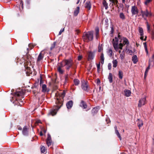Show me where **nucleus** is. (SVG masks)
Returning <instances> with one entry per match:
<instances>
[{"label":"nucleus","mask_w":154,"mask_h":154,"mask_svg":"<svg viewBox=\"0 0 154 154\" xmlns=\"http://www.w3.org/2000/svg\"><path fill=\"white\" fill-rule=\"evenodd\" d=\"M129 42L127 38L123 37L119 41L118 38L115 37L112 40V45L114 49L117 51L119 49H122L123 45H128Z\"/></svg>","instance_id":"nucleus-1"},{"label":"nucleus","mask_w":154,"mask_h":154,"mask_svg":"<svg viewBox=\"0 0 154 154\" xmlns=\"http://www.w3.org/2000/svg\"><path fill=\"white\" fill-rule=\"evenodd\" d=\"M61 63V67L66 66V69L68 70L73 64L72 60L71 59H65L63 60L60 63Z\"/></svg>","instance_id":"nucleus-2"},{"label":"nucleus","mask_w":154,"mask_h":154,"mask_svg":"<svg viewBox=\"0 0 154 154\" xmlns=\"http://www.w3.org/2000/svg\"><path fill=\"white\" fill-rule=\"evenodd\" d=\"M93 39V33L92 31L84 32L83 36V39L85 42L91 41Z\"/></svg>","instance_id":"nucleus-3"},{"label":"nucleus","mask_w":154,"mask_h":154,"mask_svg":"<svg viewBox=\"0 0 154 154\" xmlns=\"http://www.w3.org/2000/svg\"><path fill=\"white\" fill-rule=\"evenodd\" d=\"M60 106H55L53 109L50 111L49 115H51L52 116L55 115L58 110L60 108Z\"/></svg>","instance_id":"nucleus-4"},{"label":"nucleus","mask_w":154,"mask_h":154,"mask_svg":"<svg viewBox=\"0 0 154 154\" xmlns=\"http://www.w3.org/2000/svg\"><path fill=\"white\" fill-rule=\"evenodd\" d=\"M146 97H144L143 98H141L139 101L138 106L139 107H141L143 106L144 105L146 102Z\"/></svg>","instance_id":"nucleus-5"},{"label":"nucleus","mask_w":154,"mask_h":154,"mask_svg":"<svg viewBox=\"0 0 154 154\" xmlns=\"http://www.w3.org/2000/svg\"><path fill=\"white\" fill-rule=\"evenodd\" d=\"M141 13L143 17L144 18L146 17H150L152 15L151 13L150 12H148L147 10H146L145 11H142Z\"/></svg>","instance_id":"nucleus-6"},{"label":"nucleus","mask_w":154,"mask_h":154,"mask_svg":"<svg viewBox=\"0 0 154 154\" xmlns=\"http://www.w3.org/2000/svg\"><path fill=\"white\" fill-rule=\"evenodd\" d=\"M131 12L132 15L137 14L138 13V10L135 6H132L131 8Z\"/></svg>","instance_id":"nucleus-7"},{"label":"nucleus","mask_w":154,"mask_h":154,"mask_svg":"<svg viewBox=\"0 0 154 154\" xmlns=\"http://www.w3.org/2000/svg\"><path fill=\"white\" fill-rule=\"evenodd\" d=\"M82 89L85 90H87L88 88V85L87 84V82L85 81L84 80L82 81Z\"/></svg>","instance_id":"nucleus-8"},{"label":"nucleus","mask_w":154,"mask_h":154,"mask_svg":"<svg viewBox=\"0 0 154 154\" xmlns=\"http://www.w3.org/2000/svg\"><path fill=\"white\" fill-rule=\"evenodd\" d=\"M94 54L92 52L90 51L88 53V60H92L94 58Z\"/></svg>","instance_id":"nucleus-9"},{"label":"nucleus","mask_w":154,"mask_h":154,"mask_svg":"<svg viewBox=\"0 0 154 154\" xmlns=\"http://www.w3.org/2000/svg\"><path fill=\"white\" fill-rule=\"evenodd\" d=\"M63 67H61V63H59L58 67L57 68V70L60 74H62L63 73L64 70L62 69Z\"/></svg>","instance_id":"nucleus-10"},{"label":"nucleus","mask_w":154,"mask_h":154,"mask_svg":"<svg viewBox=\"0 0 154 154\" xmlns=\"http://www.w3.org/2000/svg\"><path fill=\"white\" fill-rule=\"evenodd\" d=\"M42 91L43 92H45L46 91L48 92L49 91V90L47 88V86L45 84L42 85Z\"/></svg>","instance_id":"nucleus-11"},{"label":"nucleus","mask_w":154,"mask_h":154,"mask_svg":"<svg viewBox=\"0 0 154 154\" xmlns=\"http://www.w3.org/2000/svg\"><path fill=\"white\" fill-rule=\"evenodd\" d=\"M73 102L72 100L69 101L66 104L67 107L68 109L71 108L73 105Z\"/></svg>","instance_id":"nucleus-12"},{"label":"nucleus","mask_w":154,"mask_h":154,"mask_svg":"<svg viewBox=\"0 0 154 154\" xmlns=\"http://www.w3.org/2000/svg\"><path fill=\"white\" fill-rule=\"evenodd\" d=\"M125 95L127 97H129L131 94V91L128 90H125L124 91Z\"/></svg>","instance_id":"nucleus-13"},{"label":"nucleus","mask_w":154,"mask_h":154,"mask_svg":"<svg viewBox=\"0 0 154 154\" xmlns=\"http://www.w3.org/2000/svg\"><path fill=\"white\" fill-rule=\"evenodd\" d=\"M153 60V63L154 64V54L153 55L152 58L151 60H149V65L148 66L146 69H147L149 70L150 68V66H151V62Z\"/></svg>","instance_id":"nucleus-14"},{"label":"nucleus","mask_w":154,"mask_h":154,"mask_svg":"<svg viewBox=\"0 0 154 154\" xmlns=\"http://www.w3.org/2000/svg\"><path fill=\"white\" fill-rule=\"evenodd\" d=\"M44 57V55L42 54V52H41L39 54L37 58V61L38 62L42 60Z\"/></svg>","instance_id":"nucleus-15"},{"label":"nucleus","mask_w":154,"mask_h":154,"mask_svg":"<svg viewBox=\"0 0 154 154\" xmlns=\"http://www.w3.org/2000/svg\"><path fill=\"white\" fill-rule=\"evenodd\" d=\"M85 7L90 10L91 8V4L90 2H87L85 3Z\"/></svg>","instance_id":"nucleus-16"},{"label":"nucleus","mask_w":154,"mask_h":154,"mask_svg":"<svg viewBox=\"0 0 154 154\" xmlns=\"http://www.w3.org/2000/svg\"><path fill=\"white\" fill-rule=\"evenodd\" d=\"M132 60L133 62V63L135 64L138 61L137 57L136 55L132 57Z\"/></svg>","instance_id":"nucleus-17"},{"label":"nucleus","mask_w":154,"mask_h":154,"mask_svg":"<svg viewBox=\"0 0 154 154\" xmlns=\"http://www.w3.org/2000/svg\"><path fill=\"white\" fill-rule=\"evenodd\" d=\"M99 109V106H97L94 108L92 110V112L93 113H96L97 112L98 109Z\"/></svg>","instance_id":"nucleus-18"},{"label":"nucleus","mask_w":154,"mask_h":154,"mask_svg":"<svg viewBox=\"0 0 154 154\" xmlns=\"http://www.w3.org/2000/svg\"><path fill=\"white\" fill-rule=\"evenodd\" d=\"M118 61L117 59L113 60L112 61L113 63V66L114 68H116L117 66Z\"/></svg>","instance_id":"nucleus-19"},{"label":"nucleus","mask_w":154,"mask_h":154,"mask_svg":"<svg viewBox=\"0 0 154 154\" xmlns=\"http://www.w3.org/2000/svg\"><path fill=\"white\" fill-rule=\"evenodd\" d=\"M138 31L140 36L143 35V31L142 28L139 27Z\"/></svg>","instance_id":"nucleus-20"},{"label":"nucleus","mask_w":154,"mask_h":154,"mask_svg":"<svg viewBox=\"0 0 154 154\" xmlns=\"http://www.w3.org/2000/svg\"><path fill=\"white\" fill-rule=\"evenodd\" d=\"M108 79L110 83H112V75L111 73H109Z\"/></svg>","instance_id":"nucleus-21"},{"label":"nucleus","mask_w":154,"mask_h":154,"mask_svg":"<svg viewBox=\"0 0 154 154\" xmlns=\"http://www.w3.org/2000/svg\"><path fill=\"white\" fill-rule=\"evenodd\" d=\"M22 133L24 135H26L27 134V129L26 126H24L23 128Z\"/></svg>","instance_id":"nucleus-22"},{"label":"nucleus","mask_w":154,"mask_h":154,"mask_svg":"<svg viewBox=\"0 0 154 154\" xmlns=\"http://www.w3.org/2000/svg\"><path fill=\"white\" fill-rule=\"evenodd\" d=\"M79 8L77 7L74 12V14L75 16H76L79 12Z\"/></svg>","instance_id":"nucleus-23"},{"label":"nucleus","mask_w":154,"mask_h":154,"mask_svg":"<svg viewBox=\"0 0 154 154\" xmlns=\"http://www.w3.org/2000/svg\"><path fill=\"white\" fill-rule=\"evenodd\" d=\"M80 106L83 108L84 109H85L87 107V105L85 103L82 101L80 104Z\"/></svg>","instance_id":"nucleus-24"},{"label":"nucleus","mask_w":154,"mask_h":154,"mask_svg":"<svg viewBox=\"0 0 154 154\" xmlns=\"http://www.w3.org/2000/svg\"><path fill=\"white\" fill-rule=\"evenodd\" d=\"M23 94V92L21 91H19L15 93V96H17L18 97H20V96H22V95Z\"/></svg>","instance_id":"nucleus-25"},{"label":"nucleus","mask_w":154,"mask_h":154,"mask_svg":"<svg viewBox=\"0 0 154 154\" xmlns=\"http://www.w3.org/2000/svg\"><path fill=\"white\" fill-rule=\"evenodd\" d=\"M100 59L101 61V63L102 64H103L104 63V57L103 54V53H102L101 54Z\"/></svg>","instance_id":"nucleus-26"},{"label":"nucleus","mask_w":154,"mask_h":154,"mask_svg":"<svg viewBox=\"0 0 154 154\" xmlns=\"http://www.w3.org/2000/svg\"><path fill=\"white\" fill-rule=\"evenodd\" d=\"M119 17L122 20H125V17L124 14L123 13H120L119 14Z\"/></svg>","instance_id":"nucleus-27"},{"label":"nucleus","mask_w":154,"mask_h":154,"mask_svg":"<svg viewBox=\"0 0 154 154\" xmlns=\"http://www.w3.org/2000/svg\"><path fill=\"white\" fill-rule=\"evenodd\" d=\"M138 122L137 123V125H138V126L139 128H140L143 125V121L141 120L138 119Z\"/></svg>","instance_id":"nucleus-28"},{"label":"nucleus","mask_w":154,"mask_h":154,"mask_svg":"<svg viewBox=\"0 0 154 154\" xmlns=\"http://www.w3.org/2000/svg\"><path fill=\"white\" fill-rule=\"evenodd\" d=\"M74 83L75 85H78L80 83L79 81L77 79H75L74 80Z\"/></svg>","instance_id":"nucleus-29"},{"label":"nucleus","mask_w":154,"mask_h":154,"mask_svg":"<svg viewBox=\"0 0 154 154\" xmlns=\"http://www.w3.org/2000/svg\"><path fill=\"white\" fill-rule=\"evenodd\" d=\"M59 95L60 97L63 98L65 96V92L64 91H63L61 93H60L59 94Z\"/></svg>","instance_id":"nucleus-30"},{"label":"nucleus","mask_w":154,"mask_h":154,"mask_svg":"<svg viewBox=\"0 0 154 154\" xmlns=\"http://www.w3.org/2000/svg\"><path fill=\"white\" fill-rule=\"evenodd\" d=\"M96 39H97L98 38L99 36V29L98 28H97L96 29Z\"/></svg>","instance_id":"nucleus-31"},{"label":"nucleus","mask_w":154,"mask_h":154,"mask_svg":"<svg viewBox=\"0 0 154 154\" xmlns=\"http://www.w3.org/2000/svg\"><path fill=\"white\" fill-rule=\"evenodd\" d=\"M108 54L110 57L112 56L113 55V52L112 50L111 49H109L108 52Z\"/></svg>","instance_id":"nucleus-32"},{"label":"nucleus","mask_w":154,"mask_h":154,"mask_svg":"<svg viewBox=\"0 0 154 154\" xmlns=\"http://www.w3.org/2000/svg\"><path fill=\"white\" fill-rule=\"evenodd\" d=\"M103 5L105 7V9H107L108 8V4L106 1H103Z\"/></svg>","instance_id":"nucleus-33"},{"label":"nucleus","mask_w":154,"mask_h":154,"mask_svg":"<svg viewBox=\"0 0 154 154\" xmlns=\"http://www.w3.org/2000/svg\"><path fill=\"white\" fill-rule=\"evenodd\" d=\"M41 151L42 153H44L45 152L46 149L45 147L43 146H41Z\"/></svg>","instance_id":"nucleus-34"},{"label":"nucleus","mask_w":154,"mask_h":154,"mask_svg":"<svg viewBox=\"0 0 154 154\" xmlns=\"http://www.w3.org/2000/svg\"><path fill=\"white\" fill-rule=\"evenodd\" d=\"M143 44L144 45V46L146 52V54H148V51L147 49L146 44V42L143 43Z\"/></svg>","instance_id":"nucleus-35"},{"label":"nucleus","mask_w":154,"mask_h":154,"mask_svg":"<svg viewBox=\"0 0 154 154\" xmlns=\"http://www.w3.org/2000/svg\"><path fill=\"white\" fill-rule=\"evenodd\" d=\"M119 78L122 79L123 78V72L121 71H119Z\"/></svg>","instance_id":"nucleus-36"},{"label":"nucleus","mask_w":154,"mask_h":154,"mask_svg":"<svg viewBox=\"0 0 154 154\" xmlns=\"http://www.w3.org/2000/svg\"><path fill=\"white\" fill-rule=\"evenodd\" d=\"M115 133L118 137L119 138L120 140H122V137L118 131H116Z\"/></svg>","instance_id":"nucleus-37"},{"label":"nucleus","mask_w":154,"mask_h":154,"mask_svg":"<svg viewBox=\"0 0 154 154\" xmlns=\"http://www.w3.org/2000/svg\"><path fill=\"white\" fill-rule=\"evenodd\" d=\"M125 54L124 52H122L120 54V57L121 60H123L125 57Z\"/></svg>","instance_id":"nucleus-38"},{"label":"nucleus","mask_w":154,"mask_h":154,"mask_svg":"<svg viewBox=\"0 0 154 154\" xmlns=\"http://www.w3.org/2000/svg\"><path fill=\"white\" fill-rule=\"evenodd\" d=\"M56 42H54L51 45V47L50 48L51 49V50H52L53 49H54V48H55L56 45Z\"/></svg>","instance_id":"nucleus-39"},{"label":"nucleus","mask_w":154,"mask_h":154,"mask_svg":"<svg viewBox=\"0 0 154 154\" xmlns=\"http://www.w3.org/2000/svg\"><path fill=\"white\" fill-rule=\"evenodd\" d=\"M51 140H46V143L48 146H50L51 144Z\"/></svg>","instance_id":"nucleus-40"},{"label":"nucleus","mask_w":154,"mask_h":154,"mask_svg":"<svg viewBox=\"0 0 154 154\" xmlns=\"http://www.w3.org/2000/svg\"><path fill=\"white\" fill-rule=\"evenodd\" d=\"M126 51L127 53L131 55L132 54L133 52L131 50H130L129 49H127Z\"/></svg>","instance_id":"nucleus-41"},{"label":"nucleus","mask_w":154,"mask_h":154,"mask_svg":"<svg viewBox=\"0 0 154 154\" xmlns=\"http://www.w3.org/2000/svg\"><path fill=\"white\" fill-rule=\"evenodd\" d=\"M103 50V48L102 47V45H99L98 46V52H101L102 50Z\"/></svg>","instance_id":"nucleus-42"},{"label":"nucleus","mask_w":154,"mask_h":154,"mask_svg":"<svg viewBox=\"0 0 154 154\" xmlns=\"http://www.w3.org/2000/svg\"><path fill=\"white\" fill-rule=\"evenodd\" d=\"M29 48H27V50H31L32 48L33 47V46L32 45V44H29Z\"/></svg>","instance_id":"nucleus-43"},{"label":"nucleus","mask_w":154,"mask_h":154,"mask_svg":"<svg viewBox=\"0 0 154 154\" xmlns=\"http://www.w3.org/2000/svg\"><path fill=\"white\" fill-rule=\"evenodd\" d=\"M152 0H146L145 2V4L146 5H148L149 2L152 1Z\"/></svg>","instance_id":"nucleus-44"},{"label":"nucleus","mask_w":154,"mask_h":154,"mask_svg":"<svg viewBox=\"0 0 154 154\" xmlns=\"http://www.w3.org/2000/svg\"><path fill=\"white\" fill-rule=\"evenodd\" d=\"M64 28L61 29L59 32V35H60L63 32H64Z\"/></svg>","instance_id":"nucleus-45"},{"label":"nucleus","mask_w":154,"mask_h":154,"mask_svg":"<svg viewBox=\"0 0 154 154\" xmlns=\"http://www.w3.org/2000/svg\"><path fill=\"white\" fill-rule=\"evenodd\" d=\"M51 140V136L49 134H48L46 140Z\"/></svg>","instance_id":"nucleus-46"},{"label":"nucleus","mask_w":154,"mask_h":154,"mask_svg":"<svg viewBox=\"0 0 154 154\" xmlns=\"http://www.w3.org/2000/svg\"><path fill=\"white\" fill-rule=\"evenodd\" d=\"M108 69L109 70H110L111 69V63H109L108 65Z\"/></svg>","instance_id":"nucleus-47"},{"label":"nucleus","mask_w":154,"mask_h":154,"mask_svg":"<svg viewBox=\"0 0 154 154\" xmlns=\"http://www.w3.org/2000/svg\"><path fill=\"white\" fill-rule=\"evenodd\" d=\"M147 30L149 32L150 31V26L149 24H148V22H147Z\"/></svg>","instance_id":"nucleus-48"},{"label":"nucleus","mask_w":154,"mask_h":154,"mask_svg":"<svg viewBox=\"0 0 154 154\" xmlns=\"http://www.w3.org/2000/svg\"><path fill=\"white\" fill-rule=\"evenodd\" d=\"M97 70L98 71L99 69H100V63H99L97 64Z\"/></svg>","instance_id":"nucleus-49"},{"label":"nucleus","mask_w":154,"mask_h":154,"mask_svg":"<svg viewBox=\"0 0 154 154\" xmlns=\"http://www.w3.org/2000/svg\"><path fill=\"white\" fill-rule=\"evenodd\" d=\"M141 36L140 37V39H141V40H144V41L146 40V37H145V38L144 39H143V37H144L143 35H142V36Z\"/></svg>","instance_id":"nucleus-50"},{"label":"nucleus","mask_w":154,"mask_h":154,"mask_svg":"<svg viewBox=\"0 0 154 154\" xmlns=\"http://www.w3.org/2000/svg\"><path fill=\"white\" fill-rule=\"evenodd\" d=\"M148 69H146V71H145V77H146V75L147 74V73L149 71Z\"/></svg>","instance_id":"nucleus-51"},{"label":"nucleus","mask_w":154,"mask_h":154,"mask_svg":"<svg viewBox=\"0 0 154 154\" xmlns=\"http://www.w3.org/2000/svg\"><path fill=\"white\" fill-rule=\"evenodd\" d=\"M82 56H81V55H80V56H79L78 57V60H81V59H82Z\"/></svg>","instance_id":"nucleus-52"},{"label":"nucleus","mask_w":154,"mask_h":154,"mask_svg":"<svg viewBox=\"0 0 154 154\" xmlns=\"http://www.w3.org/2000/svg\"><path fill=\"white\" fill-rule=\"evenodd\" d=\"M113 27H112L111 28V35H110L111 36H112V34L113 33Z\"/></svg>","instance_id":"nucleus-53"},{"label":"nucleus","mask_w":154,"mask_h":154,"mask_svg":"<svg viewBox=\"0 0 154 154\" xmlns=\"http://www.w3.org/2000/svg\"><path fill=\"white\" fill-rule=\"evenodd\" d=\"M114 128H115V131H118V130H117V127L116 126H115Z\"/></svg>","instance_id":"nucleus-54"},{"label":"nucleus","mask_w":154,"mask_h":154,"mask_svg":"<svg viewBox=\"0 0 154 154\" xmlns=\"http://www.w3.org/2000/svg\"><path fill=\"white\" fill-rule=\"evenodd\" d=\"M100 83V81L99 79H97V83Z\"/></svg>","instance_id":"nucleus-55"},{"label":"nucleus","mask_w":154,"mask_h":154,"mask_svg":"<svg viewBox=\"0 0 154 154\" xmlns=\"http://www.w3.org/2000/svg\"><path fill=\"white\" fill-rule=\"evenodd\" d=\"M37 123H41V121L39 120H38L37 121Z\"/></svg>","instance_id":"nucleus-56"},{"label":"nucleus","mask_w":154,"mask_h":154,"mask_svg":"<svg viewBox=\"0 0 154 154\" xmlns=\"http://www.w3.org/2000/svg\"><path fill=\"white\" fill-rule=\"evenodd\" d=\"M40 135L41 136H42V135H43V134H42V132H40Z\"/></svg>","instance_id":"nucleus-57"},{"label":"nucleus","mask_w":154,"mask_h":154,"mask_svg":"<svg viewBox=\"0 0 154 154\" xmlns=\"http://www.w3.org/2000/svg\"><path fill=\"white\" fill-rule=\"evenodd\" d=\"M79 0H78L76 4H78L79 3Z\"/></svg>","instance_id":"nucleus-58"},{"label":"nucleus","mask_w":154,"mask_h":154,"mask_svg":"<svg viewBox=\"0 0 154 154\" xmlns=\"http://www.w3.org/2000/svg\"><path fill=\"white\" fill-rule=\"evenodd\" d=\"M19 100L20 102H22V99H21L20 100Z\"/></svg>","instance_id":"nucleus-59"},{"label":"nucleus","mask_w":154,"mask_h":154,"mask_svg":"<svg viewBox=\"0 0 154 154\" xmlns=\"http://www.w3.org/2000/svg\"><path fill=\"white\" fill-rule=\"evenodd\" d=\"M122 2L123 3H124L125 2V0H122Z\"/></svg>","instance_id":"nucleus-60"},{"label":"nucleus","mask_w":154,"mask_h":154,"mask_svg":"<svg viewBox=\"0 0 154 154\" xmlns=\"http://www.w3.org/2000/svg\"><path fill=\"white\" fill-rule=\"evenodd\" d=\"M119 53H121V51L120 50H119Z\"/></svg>","instance_id":"nucleus-61"},{"label":"nucleus","mask_w":154,"mask_h":154,"mask_svg":"<svg viewBox=\"0 0 154 154\" xmlns=\"http://www.w3.org/2000/svg\"><path fill=\"white\" fill-rule=\"evenodd\" d=\"M18 129H20V130H21L22 128H18Z\"/></svg>","instance_id":"nucleus-62"},{"label":"nucleus","mask_w":154,"mask_h":154,"mask_svg":"<svg viewBox=\"0 0 154 154\" xmlns=\"http://www.w3.org/2000/svg\"><path fill=\"white\" fill-rule=\"evenodd\" d=\"M119 36H120L119 35H118V38H120V37H119Z\"/></svg>","instance_id":"nucleus-63"},{"label":"nucleus","mask_w":154,"mask_h":154,"mask_svg":"<svg viewBox=\"0 0 154 154\" xmlns=\"http://www.w3.org/2000/svg\"><path fill=\"white\" fill-rule=\"evenodd\" d=\"M25 60H23V61H22V62L23 63V62H24Z\"/></svg>","instance_id":"nucleus-64"}]
</instances>
